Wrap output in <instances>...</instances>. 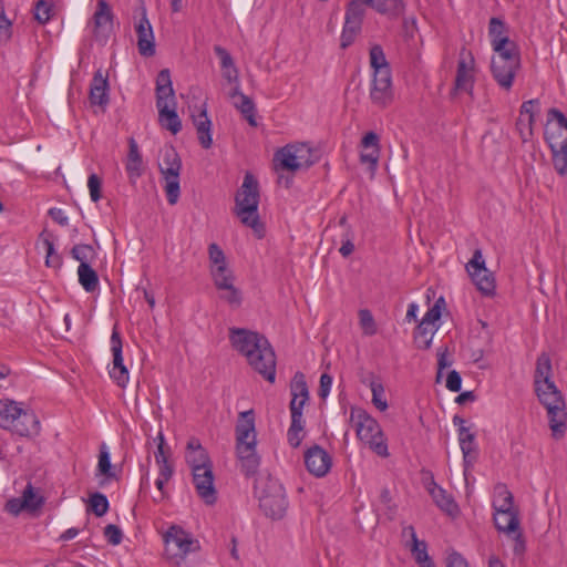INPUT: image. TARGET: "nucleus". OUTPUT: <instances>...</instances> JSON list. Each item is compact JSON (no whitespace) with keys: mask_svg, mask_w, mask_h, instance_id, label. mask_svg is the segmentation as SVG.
I'll return each mask as SVG.
<instances>
[{"mask_svg":"<svg viewBox=\"0 0 567 567\" xmlns=\"http://www.w3.org/2000/svg\"><path fill=\"white\" fill-rule=\"evenodd\" d=\"M229 340L248 364L270 383L276 379V354L268 339L244 328H230Z\"/></svg>","mask_w":567,"mask_h":567,"instance_id":"f257e3e1","label":"nucleus"},{"mask_svg":"<svg viewBox=\"0 0 567 567\" xmlns=\"http://www.w3.org/2000/svg\"><path fill=\"white\" fill-rule=\"evenodd\" d=\"M236 453L240 468L246 476L258 472L260 456L256 451L257 434L255 427V412L248 410L240 412L235 427Z\"/></svg>","mask_w":567,"mask_h":567,"instance_id":"f03ea898","label":"nucleus"},{"mask_svg":"<svg viewBox=\"0 0 567 567\" xmlns=\"http://www.w3.org/2000/svg\"><path fill=\"white\" fill-rule=\"evenodd\" d=\"M235 214L240 221L250 227L258 238L264 237L265 227L258 215L259 185L250 173L245 175L244 182L235 196Z\"/></svg>","mask_w":567,"mask_h":567,"instance_id":"7ed1b4c3","label":"nucleus"},{"mask_svg":"<svg viewBox=\"0 0 567 567\" xmlns=\"http://www.w3.org/2000/svg\"><path fill=\"white\" fill-rule=\"evenodd\" d=\"M535 391L540 403L546 408L549 427L554 439L565 435L567 413L565 400L554 381L535 384Z\"/></svg>","mask_w":567,"mask_h":567,"instance_id":"20e7f679","label":"nucleus"},{"mask_svg":"<svg viewBox=\"0 0 567 567\" xmlns=\"http://www.w3.org/2000/svg\"><path fill=\"white\" fill-rule=\"evenodd\" d=\"M156 107L161 126L177 134L182 130V121L175 110V94L167 69L161 70L156 78Z\"/></svg>","mask_w":567,"mask_h":567,"instance_id":"39448f33","label":"nucleus"},{"mask_svg":"<svg viewBox=\"0 0 567 567\" xmlns=\"http://www.w3.org/2000/svg\"><path fill=\"white\" fill-rule=\"evenodd\" d=\"M0 427L19 436H31L39 433L40 422L33 412L23 410L12 400L4 399L0 400Z\"/></svg>","mask_w":567,"mask_h":567,"instance_id":"423d86ee","label":"nucleus"},{"mask_svg":"<svg viewBox=\"0 0 567 567\" xmlns=\"http://www.w3.org/2000/svg\"><path fill=\"white\" fill-rule=\"evenodd\" d=\"M520 69V51L518 47L494 52L491 60V72L501 89L509 91Z\"/></svg>","mask_w":567,"mask_h":567,"instance_id":"0eeeda50","label":"nucleus"},{"mask_svg":"<svg viewBox=\"0 0 567 567\" xmlns=\"http://www.w3.org/2000/svg\"><path fill=\"white\" fill-rule=\"evenodd\" d=\"M165 553L168 559H184L199 549V543L181 526L172 525L164 535Z\"/></svg>","mask_w":567,"mask_h":567,"instance_id":"6e6552de","label":"nucleus"},{"mask_svg":"<svg viewBox=\"0 0 567 567\" xmlns=\"http://www.w3.org/2000/svg\"><path fill=\"white\" fill-rule=\"evenodd\" d=\"M259 506L266 516L281 519L288 507L284 487L277 482H269L260 496Z\"/></svg>","mask_w":567,"mask_h":567,"instance_id":"1a4fd4ad","label":"nucleus"},{"mask_svg":"<svg viewBox=\"0 0 567 567\" xmlns=\"http://www.w3.org/2000/svg\"><path fill=\"white\" fill-rule=\"evenodd\" d=\"M466 270L470 274L476 288L486 297L495 295L496 284L493 274L485 267L482 251L476 249L472 259L466 265Z\"/></svg>","mask_w":567,"mask_h":567,"instance_id":"9d476101","label":"nucleus"},{"mask_svg":"<svg viewBox=\"0 0 567 567\" xmlns=\"http://www.w3.org/2000/svg\"><path fill=\"white\" fill-rule=\"evenodd\" d=\"M544 136L550 150L567 146V117L560 110L551 107L547 111Z\"/></svg>","mask_w":567,"mask_h":567,"instance_id":"9b49d317","label":"nucleus"},{"mask_svg":"<svg viewBox=\"0 0 567 567\" xmlns=\"http://www.w3.org/2000/svg\"><path fill=\"white\" fill-rule=\"evenodd\" d=\"M111 352L113 355L112 367L109 370L110 378L122 389L126 386L130 380V373L123 362V341L117 328L113 327L111 334Z\"/></svg>","mask_w":567,"mask_h":567,"instance_id":"f8f14e48","label":"nucleus"},{"mask_svg":"<svg viewBox=\"0 0 567 567\" xmlns=\"http://www.w3.org/2000/svg\"><path fill=\"white\" fill-rule=\"evenodd\" d=\"M474 56L471 51L463 48L460 51L454 90L472 94L474 86Z\"/></svg>","mask_w":567,"mask_h":567,"instance_id":"ddd939ff","label":"nucleus"},{"mask_svg":"<svg viewBox=\"0 0 567 567\" xmlns=\"http://www.w3.org/2000/svg\"><path fill=\"white\" fill-rule=\"evenodd\" d=\"M305 465L308 472L316 477L326 476L331 466L332 457L320 445H312L305 452Z\"/></svg>","mask_w":567,"mask_h":567,"instance_id":"4468645a","label":"nucleus"},{"mask_svg":"<svg viewBox=\"0 0 567 567\" xmlns=\"http://www.w3.org/2000/svg\"><path fill=\"white\" fill-rule=\"evenodd\" d=\"M290 413L291 419L302 420V409L309 400V390L306 377L302 372H297L290 382Z\"/></svg>","mask_w":567,"mask_h":567,"instance_id":"2eb2a0df","label":"nucleus"},{"mask_svg":"<svg viewBox=\"0 0 567 567\" xmlns=\"http://www.w3.org/2000/svg\"><path fill=\"white\" fill-rule=\"evenodd\" d=\"M202 471L193 472V483L198 496L207 505H213L217 501V491L214 486L213 465L202 467Z\"/></svg>","mask_w":567,"mask_h":567,"instance_id":"dca6fc26","label":"nucleus"},{"mask_svg":"<svg viewBox=\"0 0 567 567\" xmlns=\"http://www.w3.org/2000/svg\"><path fill=\"white\" fill-rule=\"evenodd\" d=\"M370 99L373 104L385 107L393 100L391 73L379 72L373 74Z\"/></svg>","mask_w":567,"mask_h":567,"instance_id":"f3484780","label":"nucleus"},{"mask_svg":"<svg viewBox=\"0 0 567 567\" xmlns=\"http://www.w3.org/2000/svg\"><path fill=\"white\" fill-rule=\"evenodd\" d=\"M135 31L137 35L138 53L145 58L153 56L155 54V38L145 8L142 10V18L136 23Z\"/></svg>","mask_w":567,"mask_h":567,"instance_id":"a211bd4d","label":"nucleus"},{"mask_svg":"<svg viewBox=\"0 0 567 567\" xmlns=\"http://www.w3.org/2000/svg\"><path fill=\"white\" fill-rule=\"evenodd\" d=\"M350 421L354 425L358 439L362 442L372 437V434L379 433L381 429L378 421L360 408L351 409Z\"/></svg>","mask_w":567,"mask_h":567,"instance_id":"6ab92c4d","label":"nucleus"},{"mask_svg":"<svg viewBox=\"0 0 567 567\" xmlns=\"http://www.w3.org/2000/svg\"><path fill=\"white\" fill-rule=\"evenodd\" d=\"M507 33V25L502 19L496 17L491 18L488 23V37L494 52L518 47L513 40L509 39Z\"/></svg>","mask_w":567,"mask_h":567,"instance_id":"aec40b11","label":"nucleus"},{"mask_svg":"<svg viewBox=\"0 0 567 567\" xmlns=\"http://www.w3.org/2000/svg\"><path fill=\"white\" fill-rule=\"evenodd\" d=\"M361 146L365 150L360 154V162L362 164H369V171L371 174L378 168L380 158V138L374 132H368L361 140Z\"/></svg>","mask_w":567,"mask_h":567,"instance_id":"412c9836","label":"nucleus"},{"mask_svg":"<svg viewBox=\"0 0 567 567\" xmlns=\"http://www.w3.org/2000/svg\"><path fill=\"white\" fill-rule=\"evenodd\" d=\"M94 35L106 40L113 29V13L105 0L97 2L96 11L93 16Z\"/></svg>","mask_w":567,"mask_h":567,"instance_id":"4be33fe9","label":"nucleus"},{"mask_svg":"<svg viewBox=\"0 0 567 567\" xmlns=\"http://www.w3.org/2000/svg\"><path fill=\"white\" fill-rule=\"evenodd\" d=\"M185 458L192 471H202V467L212 466L207 451L197 437H190L187 442Z\"/></svg>","mask_w":567,"mask_h":567,"instance_id":"5701e85b","label":"nucleus"},{"mask_svg":"<svg viewBox=\"0 0 567 567\" xmlns=\"http://www.w3.org/2000/svg\"><path fill=\"white\" fill-rule=\"evenodd\" d=\"M193 124L196 128L198 142L200 146L205 150L212 147L213 137H212V121L207 115V105L203 103L200 106L198 114H192Z\"/></svg>","mask_w":567,"mask_h":567,"instance_id":"b1692460","label":"nucleus"},{"mask_svg":"<svg viewBox=\"0 0 567 567\" xmlns=\"http://www.w3.org/2000/svg\"><path fill=\"white\" fill-rule=\"evenodd\" d=\"M274 166L276 171H288L292 173L303 168L292 151V145L289 144L275 152Z\"/></svg>","mask_w":567,"mask_h":567,"instance_id":"393cba45","label":"nucleus"},{"mask_svg":"<svg viewBox=\"0 0 567 567\" xmlns=\"http://www.w3.org/2000/svg\"><path fill=\"white\" fill-rule=\"evenodd\" d=\"M540 110V101L539 99H532L523 102L519 109L520 116H527L526 120V130H522V141L524 143L532 140L534 135V125L536 122V115Z\"/></svg>","mask_w":567,"mask_h":567,"instance_id":"a878e982","label":"nucleus"},{"mask_svg":"<svg viewBox=\"0 0 567 567\" xmlns=\"http://www.w3.org/2000/svg\"><path fill=\"white\" fill-rule=\"evenodd\" d=\"M158 167L163 178L179 177L182 161L174 147L169 146L163 151Z\"/></svg>","mask_w":567,"mask_h":567,"instance_id":"bb28decb","label":"nucleus"},{"mask_svg":"<svg viewBox=\"0 0 567 567\" xmlns=\"http://www.w3.org/2000/svg\"><path fill=\"white\" fill-rule=\"evenodd\" d=\"M90 102L93 105L105 106L109 103V83L107 78L97 70L93 76L90 87Z\"/></svg>","mask_w":567,"mask_h":567,"instance_id":"cd10ccee","label":"nucleus"},{"mask_svg":"<svg viewBox=\"0 0 567 567\" xmlns=\"http://www.w3.org/2000/svg\"><path fill=\"white\" fill-rule=\"evenodd\" d=\"M404 535H410L412 540L411 551L415 561L421 567H435L434 563L427 555L426 543L421 542L416 537V533L413 526H408L403 529Z\"/></svg>","mask_w":567,"mask_h":567,"instance_id":"c85d7f7f","label":"nucleus"},{"mask_svg":"<svg viewBox=\"0 0 567 567\" xmlns=\"http://www.w3.org/2000/svg\"><path fill=\"white\" fill-rule=\"evenodd\" d=\"M460 447L463 453L465 467L471 466L477 457V447L475 443V434L470 429H458Z\"/></svg>","mask_w":567,"mask_h":567,"instance_id":"c756f323","label":"nucleus"},{"mask_svg":"<svg viewBox=\"0 0 567 567\" xmlns=\"http://www.w3.org/2000/svg\"><path fill=\"white\" fill-rule=\"evenodd\" d=\"M427 491L432 496L435 504L445 513L454 514L457 512V504L453 497L441 486H439L433 480L427 486Z\"/></svg>","mask_w":567,"mask_h":567,"instance_id":"7c9ffc66","label":"nucleus"},{"mask_svg":"<svg viewBox=\"0 0 567 567\" xmlns=\"http://www.w3.org/2000/svg\"><path fill=\"white\" fill-rule=\"evenodd\" d=\"M231 97L237 99L234 102L235 107L239 110V112L241 113L244 118L249 123V125L257 126L256 105L254 101L246 94L241 93L238 87L234 89Z\"/></svg>","mask_w":567,"mask_h":567,"instance_id":"2f4dec72","label":"nucleus"},{"mask_svg":"<svg viewBox=\"0 0 567 567\" xmlns=\"http://www.w3.org/2000/svg\"><path fill=\"white\" fill-rule=\"evenodd\" d=\"M125 169L131 181L138 178L143 172L142 155L134 138L128 140V154Z\"/></svg>","mask_w":567,"mask_h":567,"instance_id":"473e14b6","label":"nucleus"},{"mask_svg":"<svg viewBox=\"0 0 567 567\" xmlns=\"http://www.w3.org/2000/svg\"><path fill=\"white\" fill-rule=\"evenodd\" d=\"M493 518L497 530L506 535L516 533L519 529V518L516 509L494 513Z\"/></svg>","mask_w":567,"mask_h":567,"instance_id":"72a5a7b5","label":"nucleus"},{"mask_svg":"<svg viewBox=\"0 0 567 567\" xmlns=\"http://www.w3.org/2000/svg\"><path fill=\"white\" fill-rule=\"evenodd\" d=\"M492 506L494 513L515 511L514 496L505 484L498 483L494 486V498Z\"/></svg>","mask_w":567,"mask_h":567,"instance_id":"f704fd0d","label":"nucleus"},{"mask_svg":"<svg viewBox=\"0 0 567 567\" xmlns=\"http://www.w3.org/2000/svg\"><path fill=\"white\" fill-rule=\"evenodd\" d=\"M214 52L220 60V66L223 70V76L229 82H238V70L235 66V62L230 53L220 45L214 47Z\"/></svg>","mask_w":567,"mask_h":567,"instance_id":"c9c22d12","label":"nucleus"},{"mask_svg":"<svg viewBox=\"0 0 567 567\" xmlns=\"http://www.w3.org/2000/svg\"><path fill=\"white\" fill-rule=\"evenodd\" d=\"M79 282L86 292H94L99 287V276L89 265L83 264L78 268Z\"/></svg>","mask_w":567,"mask_h":567,"instance_id":"e433bc0d","label":"nucleus"},{"mask_svg":"<svg viewBox=\"0 0 567 567\" xmlns=\"http://www.w3.org/2000/svg\"><path fill=\"white\" fill-rule=\"evenodd\" d=\"M436 330V324H425L424 321L421 320L414 332L415 346L419 349H429L432 344V339Z\"/></svg>","mask_w":567,"mask_h":567,"instance_id":"4c0bfd02","label":"nucleus"},{"mask_svg":"<svg viewBox=\"0 0 567 567\" xmlns=\"http://www.w3.org/2000/svg\"><path fill=\"white\" fill-rule=\"evenodd\" d=\"M361 28L362 21L344 17V24L340 38V47L342 49L350 47L354 42L357 35L361 32Z\"/></svg>","mask_w":567,"mask_h":567,"instance_id":"58836bf2","label":"nucleus"},{"mask_svg":"<svg viewBox=\"0 0 567 567\" xmlns=\"http://www.w3.org/2000/svg\"><path fill=\"white\" fill-rule=\"evenodd\" d=\"M371 8L381 14L398 17L404 10L403 0H372Z\"/></svg>","mask_w":567,"mask_h":567,"instance_id":"ea45409f","label":"nucleus"},{"mask_svg":"<svg viewBox=\"0 0 567 567\" xmlns=\"http://www.w3.org/2000/svg\"><path fill=\"white\" fill-rule=\"evenodd\" d=\"M370 65L373 69V74L379 72L391 73L390 65L386 61L383 49L379 44H374L370 49Z\"/></svg>","mask_w":567,"mask_h":567,"instance_id":"a19ab883","label":"nucleus"},{"mask_svg":"<svg viewBox=\"0 0 567 567\" xmlns=\"http://www.w3.org/2000/svg\"><path fill=\"white\" fill-rule=\"evenodd\" d=\"M551 380V360L547 353H542L536 361L534 383L540 384Z\"/></svg>","mask_w":567,"mask_h":567,"instance_id":"79ce46f5","label":"nucleus"},{"mask_svg":"<svg viewBox=\"0 0 567 567\" xmlns=\"http://www.w3.org/2000/svg\"><path fill=\"white\" fill-rule=\"evenodd\" d=\"M210 275L214 281L215 287L218 291L226 289L228 286L234 285L235 277L233 271L226 268H210Z\"/></svg>","mask_w":567,"mask_h":567,"instance_id":"37998d69","label":"nucleus"},{"mask_svg":"<svg viewBox=\"0 0 567 567\" xmlns=\"http://www.w3.org/2000/svg\"><path fill=\"white\" fill-rule=\"evenodd\" d=\"M292 145V151L297 155V159H299V164L303 166V168H308L316 163V157L312 148L307 143H295Z\"/></svg>","mask_w":567,"mask_h":567,"instance_id":"c03bdc74","label":"nucleus"},{"mask_svg":"<svg viewBox=\"0 0 567 567\" xmlns=\"http://www.w3.org/2000/svg\"><path fill=\"white\" fill-rule=\"evenodd\" d=\"M372 0H350L346 8V18L359 20L363 22L365 8L371 7Z\"/></svg>","mask_w":567,"mask_h":567,"instance_id":"a18cd8bd","label":"nucleus"},{"mask_svg":"<svg viewBox=\"0 0 567 567\" xmlns=\"http://www.w3.org/2000/svg\"><path fill=\"white\" fill-rule=\"evenodd\" d=\"M363 442L367 443L377 455L381 457L389 456L386 439L381 429L379 433L372 434V437L365 439Z\"/></svg>","mask_w":567,"mask_h":567,"instance_id":"49530a36","label":"nucleus"},{"mask_svg":"<svg viewBox=\"0 0 567 567\" xmlns=\"http://www.w3.org/2000/svg\"><path fill=\"white\" fill-rule=\"evenodd\" d=\"M303 436V420L291 419L287 433L288 443L296 449L301 444Z\"/></svg>","mask_w":567,"mask_h":567,"instance_id":"de8ad7c7","label":"nucleus"},{"mask_svg":"<svg viewBox=\"0 0 567 567\" xmlns=\"http://www.w3.org/2000/svg\"><path fill=\"white\" fill-rule=\"evenodd\" d=\"M97 471L107 478H114L116 476L111 464L110 453L104 443L100 447Z\"/></svg>","mask_w":567,"mask_h":567,"instance_id":"09e8293b","label":"nucleus"},{"mask_svg":"<svg viewBox=\"0 0 567 567\" xmlns=\"http://www.w3.org/2000/svg\"><path fill=\"white\" fill-rule=\"evenodd\" d=\"M370 389L372 392V403L374 406L380 411H385L388 409V402L384 399L383 384L379 380L373 379L370 382Z\"/></svg>","mask_w":567,"mask_h":567,"instance_id":"8fccbe9b","label":"nucleus"},{"mask_svg":"<svg viewBox=\"0 0 567 567\" xmlns=\"http://www.w3.org/2000/svg\"><path fill=\"white\" fill-rule=\"evenodd\" d=\"M52 13H53L52 0H39L35 3L34 18L39 23H41V24L47 23L51 19Z\"/></svg>","mask_w":567,"mask_h":567,"instance_id":"3c124183","label":"nucleus"},{"mask_svg":"<svg viewBox=\"0 0 567 567\" xmlns=\"http://www.w3.org/2000/svg\"><path fill=\"white\" fill-rule=\"evenodd\" d=\"M219 298L227 302L231 308H239L243 302V293L235 287V285H230L226 289L219 291Z\"/></svg>","mask_w":567,"mask_h":567,"instance_id":"603ef678","label":"nucleus"},{"mask_svg":"<svg viewBox=\"0 0 567 567\" xmlns=\"http://www.w3.org/2000/svg\"><path fill=\"white\" fill-rule=\"evenodd\" d=\"M164 190L169 205H175L181 195L179 177L164 178Z\"/></svg>","mask_w":567,"mask_h":567,"instance_id":"864d4df0","label":"nucleus"},{"mask_svg":"<svg viewBox=\"0 0 567 567\" xmlns=\"http://www.w3.org/2000/svg\"><path fill=\"white\" fill-rule=\"evenodd\" d=\"M25 504V509L37 511L43 504V498L35 494L34 488L31 484H28L21 496Z\"/></svg>","mask_w":567,"mask_h":567,"instance_id":"5fc2aeb1","label":"nucleus"},{"mask_svg":"<svg viewBox=\"0 0 567 567\" xmlns=\"http://www.w3.org/2000/svg\"><path fill=\"white\" fill-rule=\"evenodd\" d=\"M360 326L365 336H374L377 333V324L370 310L361 309L359 311Z\"/></svg>","mask_w":567,"mask_h":567,"instance_id":"6e6d98bb","label":"nucleus"},{"mask_svg":"<svg viewBox=\"0 0 567 567\" xmlns=\"http://www.w3.org/2000/svg\"><path fill=\"white\" fill-rule=\"evenodd\" d=\"M208 258L210 261V268L227 267L225 254L215 243L208 246Z\"/></svg>","mask_w":567,"mask_h":567,"instance_id":"4d7b16f0","label":"nucleus"},{"mask_svg":"<svg viewBox=\"0 0 567 567\" xmlns=\"http://www.w3.org/2000/svg\"><path fill=\"white\" fill-rule=\"evenodd\" d=\"M90 507L97 517L103 516L109 509L107 497L101 493L93 494L90 498Z\"/></svg>","mask_w":567,"mask_h":567,"instance_id":"13d9d810","label":"nucleus"},{"mask_svg":"<svg viewBox=\"0 0 567 567\" xmlns=\"http://www.w3.org/2000/svg\"><path fill=\"white\" fill-rule=\"evenodd\" d=\"M43 245L47 251L45 265L48 267L59 268L62 265V259L60 255L55 252L53 241L49 238H44Z\"/></svg>","mask_w":567,"mask_h":567,"instance_id":"bf43d9fd","label":"nucleus"},{"mask_svg":"<svg viewBox=\"0 0 567 567\" xmlns=\"http://www.w3.org/2000/svg\"><path fill=\"white\" fill-rule=\"evenodd\" d=\"M71 255L75 260L80 261V265H83V264H89L87 261L94 255V250H93L92 246L81 244V245H75L72 248Z\"/></svg>","mask_w":567,"mask_h":567,"instance_id":"052dcab7","label":"nucleus"},{"mask_svg":"<svg viewBox=\"0 0 567 567\" xmlns=\"http://www.w3.org/2000/svg\"><path fill=\"white\" fill-rule=\"evenodd\" d=\"M91 199L96 203L101 199L102 181L96 174H91L87 179Z\"/></svg>","mask_w":567,"mask_h":567,"instance_id":"680f3d73","label":"nucleus"},{"mask_svg":"<svg viewBox=\"0 0 567 567\" xmlns=\"http://www.w3.org/2000/svg\"><path fill=\"white\" fill-rule=\"evenodd\" d=\"M104 537L111 545H118L122 542L123 533L118 526L109 524L104 527Z\"/></svg>","mask_w":567,"mask_h":567,"instance_id":"e2e57ef3","label":"nucleus"},{"mask_svg":"<svg viewBox=\"0 0 567 567\" xmlns=\"http://www.w3.org/2000/svg\"><path fill=\"white\" fill-rule=\"evenodd\" d=\"M11 38V21L6 17L3 6L0 3V40L8 41Z\"/></svg>","mask_w":567,"mask_h":567,"instance_id":"0e129e2a","label":"nucleus"},{"mask_svg":"<svg viewBox=\"0 0 567 567\" xmlns=\"http://www.w3.org/2000/svg\"><path fill=\"white\" fill-rule=\"evenodd\" d=\"M352 237H353V234H352L351 229H346V233L342 234V245H341L339 251L343 257L350 256L354 250Z\"/></svg>","mask_w":567,"mask_h":567,"instance_id":"69168bd1","label":"nucleus"},{"mask_svg":"<svg viewBox=\"0 0 567 567\" xmlns=\"http://www.w3.org/2000/svg\"><path fill=\"white\" fill-rule=\"evenodd\" d=\"M446 388L452 392H458L461 390L462 378L457 371L453 370L447 374Z\"/></svg>","mask_w":567,"mask_h":567,"instance_id":"338daca9","label":"nucleus"},{"mask_svg":"<svg viewBox=\"0 0 567 567\" xmlns=\"http://www.w3.org/2000/svg\"><path fill=\"white\" fill-rule=\"evenodd\" d=\"M447 567H468L467 560L458 553L453 551L447 556Z\"/></svg>","mask_w":567,"mask_h":567,"instance_id":"774afa93","label":"nucleus"}]
</instances>
